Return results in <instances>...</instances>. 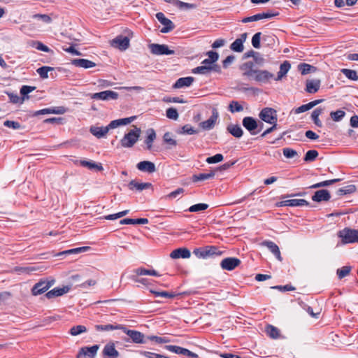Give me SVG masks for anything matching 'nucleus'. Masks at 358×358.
Segmentation results:
<instances>
[{
    "mask_svg": "<svg viewBox=\"0 0 358 358\" xmlns=\"http://www.w3.org/2000/svg\"><path fill=\"white\" fill-rule=\"evenodd\" d=\"M95 328L97 331H111V330H116V329L122 330V329H123V326L120 325V324H118V325H113V324L96 325Z\"/></svg>",
    "mask_w": 358,
    "mask_h": 358,
    "instance_id": "nucleus-41",
    "label": "nucleus"
},
{
    "mask_svg": "<svg viewBox=\"0 0 358 358\" xmlns=\"http://www.w3.org/2000/svg\"><path fill=\"white\" fill-rule=\"evenodd\" d=\"M54 284L55 280H51L50 281L41 280L33 287L31 293L34 296L41 294L45 292Z\"/></svg>",
    "mask_w": 358,
    "mask_h": 358,
    "instance_id": "nucleus-9",
    "label": "nucleus"
},
{
    "mask_svg": "<svg viewBox=\"0 0 358 358\" xmlns=\"http://www.w3.org/2000/svg\"><path fill=\"white\" fill-rule=\"evenodd\" d=\"M137 169L143 172L154 173L156 171V167L153 162L150 161H142L137 164Z\"/></svg>",
    "mask_w": 358,
    "mask_h": 358,
    "instance_id": "nucleus-24",
    "label": "nucleus"
},
{
    "mask_svg": "<svg viewBox=\"0 0 358 358\" xmlns=\"http://www.w3.org/2000/svg\"><path fill=\"white\" fill-rule=\"evenodd\" d=\"M122 330L130 337L134 343L138 344L144 343V335L140 331L127 329L124 326Z\"/></svg>",
    "mask_w": 358,
    "mask_h": 358,
    "instance_id": "nucleus-17",
    "label": "nucleus"
},
{
    "mask_svg": "<svg viewBox=\"0 0 358 358\" xmlns=\"http://www.w3.org/2000/svg\"><path fill=\"white\" fill-rule=\"evenodd\" d=\"M320 80H308L306 83V91L309 94L316 93L320 87Z\"/></svg>",
    "mask_w": 358,
    "mask_h": 358,
    "instance_id": "nucleus-27",
    "label": "nucleus"
},
{
    "mask_svg": "<svg viewBox=\"0 0 358 358\" xmlns=\"http://www.w3.org/2000/svg\"><path fill=\"white\" fill-rule=\"evenodd\" d=\"M194 78L190 76L179 78L173 85V88L180 89L185 87H189L192 84Z\"/></svg>",
    "mask_w": 358,
    "mask_h": 358,
    "instance_id": "nucleus-32",
    "label": "nucleus"
},
{
    "mask_svg": "<svg viewBox=\"0 0 358 358\" xmlns=\"http://www.w3.org/2000/svg\"><path fill=\"white\" fill-rule=\"evenodd\" d=\"M259 117L266 124H277L278 122V113L277 111L272 108H263L259 114Z\"/></svg>",
    "mask_w": 358,
    "mask_h": 358,
    "instance_id": "nucleus-3",
    "label": "nucleus"
},
{
    "mask_svg": "<svg viewBox=\"0 0 358 358\" xmlns=\"http://www.w3.org/2000/svg\"><path fill=\"white\" fill-rule=\"evenodd\" d=\"M156 17L164 25V27L161 29L162 33H168L174 28L173 22L166 18L162 13H157Z\"/></svg>",
    "mask_w": 358,
    "mask_h": 358,
    "instance_id": "nucleus-15",
    "label": "nucleus"
},
{
    "mask_svg": "<svg viewBox=\"0 0 358 358\" xmlns=\"http://www.w3.org/2000/svg\"><path fill=\"white\" fill-rule=\"evenodd\" d=\"M134 273L137 275H152V276H161V275L155 269H146L144 268H138L134 271Z\"/></svg>",
    "mask_w": 358,
    "mask_h": 358,
    "instance_id": "nucleus-35",
    "label": "nucleus"
},
{
    "mask_svg": "<svg viewBox=\"0 0 358 358\" xmlns=\"http://www.w3.org/2000/svg\"><path fill=\"white\" fill-rule=\"evenodd\" d=\"M245 74L250 79L260 83H268L274 78V75L266 70L250 69Z\"/></svg>",
    "mask_w": 358,
    "mask_h": 358,
    "instance_id": "nucleus-2",
    "label": "nucleus"
},
{
    "mask_svg": "<svg viewBox=\"0 0 358 358\" xmlns=\"http://www.w3.org/2000/svg\"><path fill=\"white\" fill-rule=\"evenodd\" d=\"M284 156L287 159H292L298 157V152L289 148H285L282 150Z\"/></svg>",
    "mask_w": 358,
    "mask_h": 358,
    "instance_id": "nucleus-50",
    "label": "nucleus"
},
{
    "mask_svg": "<svg viewBox=\"0 0 358 358\" xmlns=\"http://www.w3.org/2000/svg\"><path fill=\"white\" fill-rule=\"evenodd\" d=\"M211 71H213L211 69V67H210L209 66H198L196 68H195L194 69H193L192 72L194 73H199V74H208Z\"/></svg>",
    "mask_w": 358,
    "mask_h": 358,
    "instance_id": "nucleus-49",
    "label": "nucleus"
},
{
    "mask_svg": "<svg viewBox=\"0 0 358 358\" xmlns=\"http://www.w3.org/2000/svg\"><path fill=\"white\" fill-rule=\"evenodd\" d=\"M166 117L169 119L176 120L178 118V113L174 108H169L166 110Z\"/></svg>",
    "mask_w": 358,
    "mask_h": 358,
    "instance_id": "nucleus-54",
    "label": "nucleus"
},
{
    "mask_svg": "<svg viewBox=\"0 0 358 358\" xmlns=\"http://www.w3.org/2000/svg\"><path fill=\"white\" fill-rule=\"evenodd\" d=\"M276 257L279 261H282V257L278 246L272 241H265L262 243Z\"/></svg>",
    "mask_w": 358,
    "mask_h": 358,
    "instance_id": "nucleus-34",
    "label": "nucleus"
},
{
    "mask_svg": "<svg viewBox=\"0 0 358 358\" xmlns=\"http://www.w3.org/2000/svg\"><path fill=\"white\" fill-rule=\"evenodd\" d=\"M71 64L76 67L83 68L85 69L96 66V64L94 62L86 59H75L72 60Z\"/></svg>",
    "mask_w": 358,
    "mask_h": 358,
    "instance_id": "nucleus-25",
    "label": "nucleus"
},
{
    "mask_svg": "<svg viewBox=\"0 0 358 358\" xmlns=\"http://www.w3.org/2000/svg\"><path fill=\"white\" fill-rule=\"evenodd\" d=\"M157 138V134L153 129H148L145 133V137L144 139V143L145 145V150L148 151L153 150V143Z\"/></svg>",
    "mask_w": 358,
    "mask_h": 358,
    "instance_id": "nucleus-13",
    "label": "nucleus"
},
{
    "mask_svg": "<svg viewBox=\"0 0 358 358\" xmlns=\"http://www.w3.org/2000/svg\"><path fill=\"white\" fill-rule=\"evenodd\" d=\"M261 40V33H256L252 38V46L255 48H259Z\"/></svg>",
    "mask_w": 358,
    "mask_h": 358,
    "instance_id": "nucleus-60",
    "label": "nucleus"
},
{
    "mask_svg": "<svg viewBox=\"0 0 358 358\" xmlns=\"http://www.w3.org/2000/svg\"><path fill=\"white\" fill-rule=\"evenodd\" d=\"M132 36V32H129L128 36H123L122 35L118 36L110 41V45L120 50H125L129 47V37H131Z\"/></svg>",
    "mask_w": 358,
    "mask_h": 358,
    "instance_id": "nucleus-5",
    "label": "nucleus"
},
{
    "mask_svg": "<svg viewBox=\"0 0 358 358\" xmlns=\"http://www.w3.org/2000/svg\"><path fill=\"white\" fill-rule=\"evenodd\" d=\"M219 117V113L216 108H213L212 115L207 120L203 121L199 123V126L202 130L208 131L214 128L217 119Z\"/></svg>",
    "mask_w": 358,
    "mask_h": 358,
    "instance_id": "nucleus-8",
    "label": "nucleus"
},
{
    "mask_svg": "<svg viewBox=\"0 0 358 358\" xmlns=\"http://www.w3.org/2000/svg\"><path fill=\"white\" fill-rule=\"evenodd\" d=\"M66 112V109L64 106H59L52 108H44L36 112V115H45V114H57L62 115Z\"/></svg>",
    "mask_w": 358,
    "mask_h": 358,
    "instance_id": "nucleus-29",
    "label": "nucleus"
},
{
    "mask_svg": "<svg viewBox=\"0 0 358 358\" xmlns=\"http://www.w3.org/2000/svg\"><path fill=\"white\" fill-rule=\"evenodd\" d=\"M150 292L155 294L156 296H162V297H167V298H173L175 296L174 294L169 293L167 292H157L155 290L151 289Z\"/></svg>",
    "mask_w": 358,
    "mask_h": 358,
    "instance_id": "nucleus-61",
    "label": "nucleus"
},
{
    "mask_svg": "<svg viewBox=\"0 0 358 358\" xmlns=\"http://www.w3.org/2000/svg\"><path fill=\"white\" fill-rule=\"evenodd\" d=\"M229 109L231 113H236L242 111L243 108L238 101H233L229 103Z\"/></svg>",
    "mask_w": 358,
    "mask_h": 358,
    "instance_id": "nucleus-51",
    "label": "nucleus"
},
{
    "mask_svg": "<svg viewBox=\"0 0 358 358\" xmlns=\"http://www.w3.org/2000/svg\"><path fill=\"white\" fill-rule=\"evenodd\" d=\"M266 332L272 338L276 339L280 337V331L272 325L266 326Z\"/></svg>",
    "mask_w": 358,
    "mask_h": 358,
    "instance_id": "nucleus-40",
    "label": "nucleus"
},
{
    "mask_svg": "<svg viewBox=\"0 0 358 358\" xmlns=\"http://www.w3.org/2000/svg\"><path fill=\"white\" fill-rule=\"evenodd\" d=\"M356 2L357 1H334L336 8L344 11L349 10V8L353 6Z\"/></svg>",
    "mask_w": 358,
    "mask_h": 358,
    "instance_id": "nucleus-39",
    "label": "nucleus"
},
{
    "mask_svg": "<svg viewBox=\"0 0 358 358\" xmlns=\"http://www.w3.org/2000/svg\"><path fill=\"white\" fill-rule=\"evenodd\" d=\"M229 133L236 138H240L243 136V130L238 125H231L228 127Z\"/></svg>",
    "mask_w": 358,
    "mask_h": 358,
    "instance_id": "nucleus-42",
    "label": "nucleus"
},
{
    "mask_svg": "<svg viewBox=\"0 0 358 358\" xmlns=\"http://www.w3.org/2000/svg\"><path fill=\"white\" fill-rule=\"evenodd\" d=\"M183 192H184V189L183 188H178L177 189H176V190L171 192V193H169L166 196V198L167 199H175L178 195L182 194Z\"/></svg>",
    "mask_w": 358,
    "mask_h": 358,
    "instance_id": "nucleus-64",
    "label": "nucleus"
},
{
    "mask_svg": "<svg viewBox=\"0 0 358 358\" xmlns=\"http://www.w3.org/2000/svg\"><path fill=\"white\" fill-rule=\"evenodd\" d=\"M338 236L343 243L358 242V230L345 228L338 232Z\"/></svg>",
    "mask_w": 358,
    "mask_h": 358,
    "instance_id": "nucleus-4",
    "label": "nucleus"
},
{
    "mask_svg": "<svg viewBox=\"0 0 358 358\" xmlns=\"http://www.w3.org/2000/svg\"><path fill=\"white\" fill-rule=\"evenodd\" d=\"M90 133L98 138L105 136L109 131L108 126L106 127H96L92 126L90 129Z\"/></svg>",
    "mask_w": 358,
    "mask_h": 358,
    "instance_id": "nucleus-28",
    "label": "nucleus"
},
{
    "mask_svg": "<svg viewBox=\"0 0 358 358\" xmlns=\"http://www.w3.org/2000/svg\"><path fill=\"white\" fill-rule=\"evenodd\" d=\"M80 164L82 166L87 167L90 170H94L96 171H101L103 170V167L101 163H96L93 161L80 160Z\"/></svg>",
    "mask_w": 358,
    "mask_h": 358,
    "instance_id": "nucleus-31",
    "label": "nucleus"
},
{
    "mask_svg": "<svg viewBox=\"0 0 358 358\" xmlns=\"http://www.w3.org/2000/svg\"><path fill=\"white\" fill-rule=\"evenodd\" d=\"M241 264L239 259L236 257H228L224 259L221 263V267L227 271H231L236 268Z\"/></svg>",
    "mask_w": 358,
    "mask_h": 358,
    "instance_id": "nucleus-16",
    "label": "nucleus"
},
{
    "mask_svg": "<svg viewBox=\"0 0 358 358\" xmlns=\"http://www.w3.org/2000/svg\"><path fill=\"white\" fill-rule=\"evenodd\" d=\"M191 256L190 251L185 248H180L176 250H173L171 254L170 257L172 259H187L189 258Z\"/></svg>",
    "mask_w": 358,
    "mask_h": 358,
    "instance_id": "nucleus-21",
    "label": "nucleus"
},
{
    "mask_svg": "<svg viewBox=\"0 0 358 358\" xmlns=\"http://www.w3.org/2000/svg\"><path fill=\"white\" fill-rule=\"evenodd\" d=\"M36 90V87L34 86H28V85H23L20 89V94L24 97L25 99H28V96L27 95L31 92L34 91Z\"/></svg>",
    "mask_w": 358,
    "mask_h": 358,
    "instance_id": "nucleus-56",
    "label": "nucleus"
},
{
    "mask_svg": "<svg viewBox=\"0 0 358 358\" xmlns=\"http://www.w3.org/2000/svg\"><path fill=\"white\" fill-rule=\"evenodd\" d=\"M150 49L152 54L157 55H173L174 53V51L169 50L166 45L151 44Z\"/></svg>",
    "mask_w": 358,
    "mask_h": 358,
    "instance_id": "nucleus-14",
    "label": "nucleus"
},
{
    "mask_svg": "<svg viewBox=\"0 0 358 358\" xmlns=\"http://www.w3.org/2000/svg\"><path fill=\"white\" fill-rule=\"evenodd\" d=\"M247 38V34L244 33L241 34V37L239 38L236 39L231 44V49L237 52H241L243 51L244 47H243V43L246 40Z\"/></svg>",
    "mask_w": 358,
    "mask_h": 358,
    "instance_id": "nucleus-22",
    "label": "nucleus"
},
{
    "mask_svg": "<svg viewBox=\"0 0 358 358\" xmlns=\"http://www.w3.org/2000/svg\"><path fill=\"white\" fill-rule=\"evenodd\" d=\"M291 68V65L289 62L285 61L282 64H281L280 66V70L278 72V76L274 79L277 81L282 80L288 73Z\"/></svg>",
    "mask_w": 358,
    "mask_h": 358,
    "instance_id": "nucleus-33",
    "label": "nucleus"
},
{
    "mask_svg": "<svg viewBox=\"0 0 358 358\" xmlns=\"http://www.w3.org/2000/svg\"><path fill=\"white\" fill-rule=\"evenodd\" d=\"M165 348L171 352L180 355L183 348L178 346V345H166Z\"/></svg>",
    "mask_w": 358,
    "mask_h": 358,
    "instance_id": "nucleus-63",
    "label": "nucleus"
},
{
    "mask_svg": "<svg viewBox=\"0 0 358 358\" xmlns=\"http://www.w3.org/2000/svg\"><path fill=\"white\" fill-rule=\"evenodd\" d=\"M87 331V329L85 326L83 325H78V326H74L73 327L71 328L70 329V334L73 336H78L82 333H85Z\"/></svg>",
    "mask_w": 358,
    "mask_h": 358,
    "instance_id": "nucleus-43",
    "label": "nucleus"
},
{
    "mask_svg": "<svg viewBox=\"0 0 358 358\" xmlns=\"http://www.w3.org/2000/svg\"><path fill=\"white\" fill-rule=\"evenodd\" d=\"M135 119V117H126V118H122V119H117L113 120L110 122V124L108 125V127L110 129H115L118 127L127 125L130 124L131 122H133Z\"/></svg>",
    "mask_w": 358,
    "mask_h": 358,
    "instance_id": "nucleus-23",
    "label": "nucleus"
},
{
    "mask_svg": "<svg viewBox=\"0 0 358 358\" xmlns=\"http://www.w3.org/2000/svg\"><path fill=\"white\" fill-rule=\"evenodd\" d=\"M224 157L222 154H216L213 157H209L206 159V162L208 164H216L223 160Z\"/></svg>",
    "mask_w": 358,
    "mask_h": 358,
    "instance_id": "nucleus-55",
    "label": "nucleus"
},
{
    "mask_svg": "<svg viewBox=\"0 0 358 358\" xmlns=\"http://www.w3.org/2000/svg\"><path fill=\"white\" fill-rule=\"evenodd\" d=\"M34 18L38 21H42L46 24H49L52 21L50 17L47 15H34Z\"/></svg>",
    "mask_w": 358,
    "mask_h": 358,
    "instance_id": "nucleus-62",
    "label": "nucleus"
},
{
    "mask_svg": "<svg viewBox=\"0 0 358 358\" xmlns=\"http://www.w3.org/2000/svg\"><path fill=\"white\" fill-rule=\"evenodd\" d=\"M141 134V130L140 128L134 126L133 129H130L126 133L124 136L121 138L120 143L123 148H131L136 142L138 141Z\"/></svg>",
    "mask_w": 358,
    "mask_h": 358,
    "instance_id": "nucleus-1",
    "label": "nucleus"
},
{
    "mask_svg": "<svg viewBox=\"0 0 358 358\" xmlns=\"http://www.w3.org/2000/svg\"><path fill=\"white\" fill-rule=\"evenodd\" d=\"M208 207V205L206 203H197L190 206L188 210L189 212H199L206 210Z\"/></svg>",
    "mask_w": 358,
    "mask_h": 358,
    "instance_id": "nucleus-46",
    "label": "nucleus"
},
{
    "mask_svg": "<svg viewBox=\"0 0 358 358\" xmlns=\"http://www.w3.org/2000/svg\"><path fill=\"white\" fill-rule=\"evenodd\" d=\"M356 188L355 185H349L343 188H340L337 191L338 195H344L347 194L352 193L355 191Z\"/></svg>",
    "mask_w": 358,
    "mask_h": 358,
    "instance_id": "nucleus-53",
    "label": "nucleus"
},
{
    "mask_svg": "<svg viewBox=\"0 0 358 358\" xmlns=\"http://www.w3.org/2000/svg\"><path fill=\"white\" fill-rule=\"evenodd\" d=\"M243 125L252 134H254L252 131L255 130L258 127L257 120L252 117H244L243 120Z\"/></svg>",
    "mask_w": 358,
    "mask_h": 358,
    "instance_id": "nucleus-30",
    "label": "nucleus"
},
{
    "mask_svg": "<svg viewBox=\"0 0 358 358\" xmlns=\"http://www.w3.org/2000/svg\"><path fill=\"white\" fill-rule=\"evenodd\" d=\"M128 187L131 190L141 192L144 189L152 188L150 182H139L136 180H131L128 184Z\"/></svg>",
    "mask_w": 358,
    "mask_h": 358,
    "instance_id": "nucleus-20",
    "label": "nucleus"
},
{
    "mask_svg": "<svg viewBox=\"0 0 358 358\" xmlns=\"http://www.w3.org/2000/svg\"><path fill=\"white\" fill-rule=\"evenodd\" d=\"M317 156H318L317 151H316L315 150H310L306 152L305 157H304V160L306 162L313 161L317 158Z\"/></svg>",
    "mask_w": 358,
    "mask_h": 358,
    "instance_id": "nucleus-57",
    "label": "nucleus"
},
{
    "mask_svg": "<svg viewBox=\"0 0 358 358\" xmlns=\"http://www.w3.org/2000/svg\"><path fill=\"white\" fill-rule=\"evenodd\" d=\"M119 355V352L116 350L113 342H109L106 344L102 350L103 358H118Z\"/></svg>",
    "mask_w": 358,
    "mask_h": 358,
    "instance_id": "nucleus-11",
    "label": "nucleus"
},
{
    "mask_svg": "<svg viewBox=\"0 0 358 358\" xmlns=\"http://www.w3.org/2000/svg\"><path fill=\"white\" fill-rule=\"evenodd\" d=\"M215 171H211L208 173H201L199 175H194L192 177V180L194 182L205 180L213 178L215 176Z\"/></svg>",
    "mask_w": 358,
    "mask_h": 358,
    "instance_id": "nucleus-37",
    "label": "nucleus"
},
{
    "mask_svg": "<svg viewBox=\"0 0 358 358\" xmlns=\"http://www.w3.org/2000/svg\"><path fill=\"white\" fill-rule=\"evenodd\" d=\"M90 247H89V246H83V247L67 250L66 252L70 255L78 254L80 252H87V251L90 250Z\"/></svg>",
    "mask_w": 358,
    "mask_h": 358,
    "instance_id": "nucleus-58",
    "label": "nucleus"
},
{
    "mask_svg": "<svg viewBox=\"0 0 358 358\" xmlns=\"http://www.w3.org/2000/svg\"><path fill=\"white\" fill-rule=\"evenodd\" d=\"M70 286H63L62 287H55L46 293L45 296L48 299L62 296L68 293L70 290Z\"/></svg>",
    "mask_w": 358,
    "mask_h": 358,
    "instance_id": "nucleus-19",
    "label": "nucleus"
},
{
    "mask_svg": "<svg viewBox=\"0 0 358 358\" xmlns=\"http://www.w3.org/2000/svg\"><path fill=\"white\" fill-rule=\"evenodd\" d=\"M341 72L349 79L352 80H357L358 76L355 71L347 69H343Z\"/></svg>",
    "mask_w": 358,
    "mask_h": 358,
    "instance_id": "nucleus-44",
    "label": "nucleus"
},
{
    "mask_svg": "<svg viewBox=\"0 0 358 358\" xmlns=\"http://www.w3.org/2000/svg\"><path fill=\"white\" fill-rule=\"evenodd\" d=\"M99 350V345L81 348L76 355V358H94Z\"/></svg>",
    "mask_w": 358,
    "mask_h": 358,
    "instance_id": "nucleus-7",
    "label": "nucleus"
},
{
    "mask_svg": "<svg viewBox=\"0 0 358 358\" xmlns=\"http://www.w3.org/2000/svg\"><path fill=\"white\" fill-rule=\"evenodd\" d=\"M331 196L328 190L321 189L315 192L312 196V199L316 202L327 201L330 199Z\"/></svg>",
    "mask_w": 358,
    "mask_h": 358,
    "instance_id": "nucleus-26",
    "label": "nucleus"
},
{
    "mask_svg": "<svg viewBox=\"0 0 358 358\" xmlns=\"http://www.w3.org/2000/svg\"><path fill=\"white\" fill-rule=\"evenodd\" d=\"M278 207H284V206H308V202L303 199H286L282 201L278 202L277 204Z\"/></svg>",
    "mask_w": 358,
    "mask_h": 358,
    "instance_id": "nucleus-12",
    "label": "nucleus"
},
{
    "mask_svg": "<svg viewBox=\"0 0 358 358\" xmlns=\"http://www.w3.org/2000/svg\"><path fill=\"white\" fill-rule=\"evenodd\" d=\"M163 143L167 150L173 149L178 145L177 140L171 132H166L164 134Z\"/></svg>",
    "mask_w": 358,
    "mask_h": 358,
    "instance_id": "nucleus-18",
    "label": "nucleus"
},
{
    "mask_svg": "<svg viewBox=\"0 0 358 358\" xmlns=\"http://www.w3.org/2000/svg\"><path fill=\"white\" fill-rule=\"evenodd\" d=\"M52 70V67L42 66L38 68L36 71L42 78L45 79L48 78V73Z\"/></svg>",
    "mask_w": 358,
    "mask_h": 358,
    "instance_id": "nucleus-45",
    "label": "nucleus"
},
{
    "mask_svg": "<svg viewBox=\"0 0 358 358\" xmlns=\"http://www.w3.org/2000/svg\"><path fill=\"white\" fill-rule=\"evenodd\" d=\"M350 272V266H343L341 268H338L337 270V274L338 275V278L340 279L345 277L346 275H348Z\"/></svg>",
    "mask_w": 358,
    "mask_h": 358,
    "instance_id": "nucleus-59",
    "label": "nucleus"
},
{
    "mask_svg": "<svg viewBox=\"0 0 358 358\" xmlns=\"http://www.w3.org/2000/svg\"><path fill=\"white\" fill-rule=\"evenodd\" d=\"M90 96L92 99L94 100L109 101L117 99L119 94L113 90H105L100 92L91 94Z\"/></svg>",
    "mask_w": 358,
    "mask_h": 358,
    "instance_id": "nucleus-6",
    "label": "nucleus"
},
{
    "mask_svg": "<svg viewBox=\"0 0 358 358\" xmlns=\"http://www.w3.org/2000/svg\"><path fill=\"white\" fill-rule=\"evenodd\" d=\"M345 113L341 110L331 112V113H330L331 117L335 122L340 121L345 116Z\"/></svg>",
    "mask_w": 358,
    "mask_h": 358,
    "instance_id": "nucleus-52",
    "label": "nucleus"
},
{
    "mask_svg": "<svg viewBox=\"0 0 358 358\" xmlns=\"http://www.w3.org/2000/svg\"><path fill=\"white\" fill-rule=\"evenodd\" d=\"M299 70L301 71L302 75H306L311 72H315L316 71L315 67L306 63L300 64L298 66Z\"/></svg>",
    "mask_w": 358,
    "mask_h": 358,
    "instance_id": "nucleus-38",
    "label": "nucleus"
},
{
    "mask_svg": "<svg viewBox=\"0 0 358 358\" xmlns=\"http://www.w3.org/2000/svg\"><path fill=\"white\" fill-rule=\"evenodd\" d=\"M173 6L180 10H189L197 7L194 3H189L184 1H172Z\"/></svg>",
    "mask_w": 358,
    "mask_h": 358,
    "instance_id": "nucleus-36",
    "label": "nucleus"
},
{
    "mask_svg": "<svg viewBox=\"0 0 358 358\" xmlns=\"http://www.w3.org/2000/svg\"><path fill=\"white\" fill-rule=\"evenodd\" d=\"M278 14H279L278 11L264 12L262 13H258V14L245 17V18L243 19L242 22L246 23V22H253V21H258V20H261L266 19V18H271L273 17L278 15Z\"/></svg>",
    "mask_w": 358,
    "mask_h": 358,
    "instance_id": "nucleus-10",
    "label": "nucleus"
},
{
    "mask_svg": "<svg viewBox=\"0 0 358 358\" xmlns=\"http://www.w3.org/2000/svg\"><path fill=\"white\" fill-rule=\"evenodd\" d=\"M31 45L33 48H34L36 50H40V51H43L45 52H49L50 51V50L49 49V48L48 46H46L43 43L38 41H33Z\"/></svg>",
    "mask_w": 358,
    "mask_h": 358,
    "instance_id": "nucleus-47",
    "label": "nucleus"
},
{
    "mask_svg": "<svg viewBox=\"0 0 358 358\" xmlns=\"http://www.w3.org/2000/svg\"><path fill=\"white\" fill-rule=\"evenodd\" d=\"M197 133V131L194 129L193 127H192L189 124H185L181 128V131H180V134H188V135H193Z\"/></svg>",
    "mask_w": 358,
    "mask_h": 358,
    "instance_id": "nucleus-48",
    "label": "nucleus"
}]
</instances>
